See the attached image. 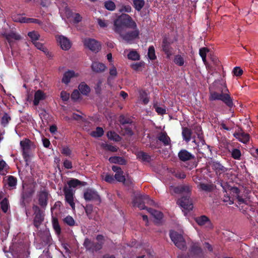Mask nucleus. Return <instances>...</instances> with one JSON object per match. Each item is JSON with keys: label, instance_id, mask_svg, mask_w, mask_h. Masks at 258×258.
I'll return each instance as SVG.
<instances>
[{"label": "nucleus", "instance_id": "1", "mask_svg": "<svg viewBox=\"0 0 258 258\" xmlns=\"http://www.w3.org/2000/svg\"><path fill=\"white\" fill-rule=\"evenodd\" d=\"M114 31L120 34L125 28L136 29L137 24L131 16L127 14H121L114 21Z\"/></svg>", "mask_w": 258, "mask_h": 258}, {"label": "nucleus", "instance_id": "2", "mask_svg": "<svg viewBox=\"0 0 258 258\" xmlns=\"http://www.w3.org/2000/svg\"><path fill=\"white\" fill-rule=\"evenodd\" d=\"M96 239L97 242H95L89 238L85 239L83 246L87 251L94 253L102 248L105 241L104 236L103 235L98 234L96 236Z\"/></svg>", "mask_w": 258, "mask_h": 258}, {"label": "nucleus", "instance_id": "3", "mask_svg": "<svg viewBox=\"0 0 258 258\" xmlns=\"http://www.w3.org/2000/svg\"><path fill=\"white\" fill-rule=\"evenodd\" d=\"M35 193V188L28 183L23 181L22 188L20 194V204L21 207H25L26 204L29 203Z\"/></svg>", "mask_w": 258, "mask_h": 258}, {"label": "nucleus", "instance_id": "4", "mask_svg": "<svg viewBox=\"0 0 258 258\" xmlns=\"http://www.w3.org/2000/svg\"><path fill=\"white\" fill-rule=\"evenodd\" d=\"M133 206L137 207L140 210H148L145 205H153L154 202L151 199L148 195H137L133 199Z\"/></svg>", "mask_w": 258, "mask_h": 258}, {"label": "nucleus", "instance_id": "5", "mask_svg": "<svg viewBox=\"0 0 258 258\" xmlns=\"http://www.w3.org/2000/svg\"><path fill=\"white\" fill-rule=\"evenodd\" d=\"M169 236L175 245L179 249L184 250L187 248L186 242L181 234L171 230L170 231Z\"/></svg>", "mask_w": 258, "mask_h": 258}, {"label": "nucleus", "instance_id": "6", "mask_svg": "<svg viewBox=\"0 0 258 258\" xmlns=\"http://www.w3.org/2000/svg\"><path fill=\"white\" fill-rule=\"evenodd\" d=\"M178 157L180 161L184 162L188 161H193L192 164L189 168L190 169L196 167L198 165V163L196 161L195 156L186 149H182L180 150L178 153Z\"/></svg>", "mask_w": 258, "mask_h": 258}, {"label": "nucleus", "instance_id": "7", "mask_svg": "<svg viewBox=\"0 0 258 258\" xmlns=\"http://www.w3.org/2000/svg\"><path fill=\"white\" fill-rule=\"evenodd\" d=\"M32 209L34 211L33 225L37 229H38L44 220L45 214L37 205H33Z\"/></svg>", "mask_w": 258, "mask_h": 258}, {"label": "nucleus", "instance_id": "8", "mask_svg": "<svg viewBox=\"0 0 258 258\" xmlns=\"http://www.w3.org/2000/svg\"><path fill=\"white\" fill-rule=\"evenodd\" d=\"M31 142V141L28 139H25L20 142V146L22 149V156L26 165H28L29 161Z\"/></svg>", "mask_w": 258, "mask_h": 258}, {"label": "nucleus", "instance_id": "9", "mask_svg": "<svg viewBox=\"0 0 258 258\" xmlns=\"http://www.w3.org/2000/svg\"><path fill=\"white\" fill-rule=\"evenodd\" d=\"M83 43L84 45L86 47L95 53L99 52L101 48L100 43L94 39L90 38H85Z\"/></svg>", "mask_w": 258, "mask_h": 258}, {"label": "nucleus", "instance_id": "10", "mask_svg": "<svg viewBox=\"0 0 258 258\" xmlns=\"http://www.w3.org/2000/svg\"><path fill=\"white\" fill-rule=\"evenodd\" d=\"M49 192L47 189L41 190L37 194V198L39 205L44 209H45L49 199Z\"/></svg>", "mask_w": 258, "mask_h": 258}, {"label": "nucleus", "instance_id": "11", "mask_svg": "<svg viewBox=\"0 0 258 258\" xmlns=\"http://www.w3.org/2000/svg\"><path fill=\"white\" fill-rule=\"evenodd\" d=\"M191 196H184L178 199L177 203L184 210L189 211L192 210L193 205L190 199Z\"/></svg>", "mask_w": 258, "mask_h": 258}, {"label": "nucleus", "instance_id": "12", "mask_svg": "<svg viewBox=\"0 0 258 258\" xmlns=\"http://www.w3.org/2000/svg\"><path fill=\"white\" fill-rule=\"evenodd\" d=\"M84 198L86 202L91 201H100V197L97 191L90 188H87L84 191Z\"/></svg>", "mask_w": 258, "mask_h": 258}, {"label": "nucleus", "instance_id": "13", "mask_svg": "<svg viewBox=\"0 0 258 258\" xmlns=\"http://www.w3.org/2000/svg\"><path fill=\"white\" fill-rule=\"evenodd\" d=\"M173 188L174 193L177 194H185V196H191L192 186L189 184H180L177 186H171Z\"/></svg>", "mask_w": 258, "mask_h": 258}, {"label": "nucleus", "instance_id": "14", "mask_svg": "<svg viewBox=\"0 0 258 258\" xmlns=\"http://www.w3.org/2000/svg\"><path fill=\"white\" fill-rule=\"evenodd\" d=\"M134 30L128 31L125 34H119L121 38L126 42L130 43L134 39L138 38L139 36L140 31L137 27L136 29H134Z\"/></svg>", "mask_w": 258, "mask_h": 258}, {"label": "nucleus", "instance_id": "15", "mask_svg": "<svg viewBox=\"0 0 258 258\" xmlns=\"http://www.w3.org/2000/svg\"><path fill=\"white\" fill-rule=\"evenodd\" d=\"M189 251L190 255L192 256L198 258L204 257L203 250L197 243H194L191 245Z\"/></svg>", "mask_w": 258, "mask_h": 258}, {"label": "nucleus", "instance_id": "16", "mask_svg": "<svg viewBox=\"0 0 258 258\" xmlns=\"http://www.w3.org/2000/svg\"><path fill=\"white\" fill-rule=\"evenodd\" d=\"M212 169L215 172L216 174L220 175L226 172L228 169L224 167L220 162L216 160H211L209 162Z\"/></svg>", "mask_w": 258, "mask_h": 258}, {"label": "nucleus", "instance_id": "17", "mask_svg": "<svg viewBox=\"0 0 258 258\" xmlns=\"http://www.w3.org/2000/svg\"><path fill=\"white\" fill-rule=\"evenodd\" d=\"M63 192L65 196V200L74 210L75 209V204L74 202L73 192L71 188H68L67 186L63 188Z\"/></svg>", "mask_w": 258, "mask_h": 258}, {"label": "nucleus", "instance_id": "18", "mask_svg": "<svg viewBox=\"0 0 258 258\" xmlns=\"http://www.w3.org/2000/svg\"><path fill=\"white\" fill-rule=\"evenodd\" d=\"M56 40L62 49L68 50L71 47L72 44L70 40L66 37L60 35L56 37Z\"/></svg>", "mask_w": 258, "mask_h": 258}, {"label": "nucleus", "instance_id": "19", "mask_svg": "<svg viewBox=\"0 0 258 258\" xmlns=\"http://www.w3.org/2000/svg\"><path fill=\"white\" fill-rule=\"evenodd\" d=\"M200 147H198L199 152L202 154L203 156H209L212 154L211 147L206 144L205 139L199 142Z\"/></svg>", "mask_w": 258, "mask_h": 258}, {"label": "nucleus", "instance_id": "20", "mask_svg": "<svg viewBox=\"0 0 258 258\" xmlns=\"http://www.w3.org/2000/svg\"><path fill=\"white\" fill-rule=\"evenodd\" d=\"M233 136L239 141L244 144H247L249 141V135L248 133H245L242 130H240L238 132L234 133Z\"/></svg>", "mask_w": 258, "mask_h": 258}, {"label": "nucleus", "instance_id": "21", "mask_svg": "<svg viewBox=\"0 0 258 258\" xmlns=\"http://www.w3.org/2000/svg\"><path fill=\"white\" fill-rule=\"evenodd\" d=\"M222 96L220 101H222L229 108L230 110H231V109L235 107L233 98L228 93H223Z\"/></svg>", "mask_w": 258, "mask_h": 258}, {"label": "nucleus", "instance_id": "22", "mask_svg": "<svg viewBox=\"0 0 258 258\" xmlns=\"http://www.w3.org/2000/svg\"><path fill=\"white\" fill-rule=\"evenodd\" d=\"M107 67L106 66L99 61H93L91 64V69L92 71L96 73H100L105 71Z\"/></svg>", "mask_w": 258, "mask_h": 258}, {"label": "nucleus", "instance_id": "23", "mask_svg": "<svg viewBox=\"0 0 258 258\" xmlns=\"http://www.w3.org/2000/svg\"><path fill=\"white\" fill-rule=\"evenodd\" d=\"M78 75L76 74L73 70H69L66 72L63 75L61 80L62 83L68 85L71 81L72 78L78 77Z\"/></svg>", "mask_w": 258, "mask_h": 258}, {"label": "nucleus", "instance_id": "24", "mask_svg": "<svg viewBox=\"0 0 258 258\" xmlns=\"http://www.w3.org/2000/svg\"><path fill=\"white\" fill-rule=\"evenodd\" d=\"M2 35L6 39L10 45L13 43V39L19 40L21 38L20 35L13 31L10 33H4L2 34Z\"/></svg>", "mask_w": 258, "mask_h": 258}, {"label": "nucleus", "instance_id": "25", "mask_svg": "<svg viewBox=\"0 0 258 258\" xmlns=\"http://www.w3.org/2000/svg\"><path fill=\"white\" fill-rule=\"evenodd\" d=\"M6 178H7L8 188L10 190L15 189L17 185V178L13 175H8Z\"/></svg>", "mask_w": 258, "mask_h": 258}, {"label": "nucleus", "instance_id": "26", "mask_svg": "<svg viewBox=\"0 0 258 258\" xmlns=\"http://www.w3.org/2000/svg\"><path fill=\"white\" fill-rule=\"evenodd\" d=\"M162 48L163 51L166 55V57L167 58H169L172 55V48L169 43H168L165 39H164L162 42Z\"/></svg>", "mask_w": 258, "mask_h": 258}, {"label": "nucleus", "instance_id": "27", "mask_svg": "<svg viewBox=\"0 0 258 258\" xmlns=\"http://www.w3.org/2000/svg\"><path fill=\"white\" fill-rule=\"evenodd\" d=\"M157 139L163 143L164 146H167L170 143V139L166 132H160L157 137Z\"/></svg>", "mask_w": 258, "mask_h": 258}, {"label": "nucleus", "instance_id": "28", "mask_svg": "<svg viewBox=\"0 0 258 258\" xmlns=\"http://www.w3.org/2000/svg\"><path fill=\"white\" fill-rule=\"evenodd\" d=\"M45 94L42 91L40 90H37L34 94L33 104L35 106H37L39 104L40 101L45 99Z\"/></svg>", "mask_w": 258, "mask_h": 258}, {"label": "nucleus", "instance_id": "29", "mask_svg": "<svg viewBox=\"0 0 258 258\" xmlns=\"http://www.w3.org/2000/svg\"><path fill=\"white\" fill-rule=\"evenodd\" d=\"M192 132L191 129L187 127H182V136L183 140L186 142H189L191 139Z\"/></svg>", "mask_w": 258, "mask_h": 258}, {"label": "nucleus", "instance_id": "30", "mask_svg": "<svg viewBox=\"0 0 258 258\" xmlns=\"http://www.w3.org/2000/svg\"><path fill=\"white\" fill-rule=\"evenodd\" d=\"M138 159L142 160L143 162L149 163L151 160V157L147 153L143 151H140L137 154Z\"/></svg>", "mask_w": 258, "mask_h": 258}, {"label": "nucleus", "instance_id": "31", "mask_svg": "<svg viewBox=\"0 0 258 258\" xmlns=\"http://www.w3.org/2000/svg\"><path fill=\"white\" fill-rule=\"evenodd\" d=\"M109 161L112 163L119 164L120 165H125L126 161L124 158L119 156H112L109 158Z\"/></svg>", "mask_w": 258, "mask_h": 258}, {"label": "nucleus", "instance_id": "32", "mask_svg": "<svg viewBox=\"0 0 258 258\" xmlns=\"http://www.w3.org/2000/svg\"><path fill=\"white\" fill-rule=\"evenodd\" d=\"M67 184L69 185V188H71V187L75 188L79 185H85L86 182H82L76 178H72L68 181Z\"/></svg>", "mask_w": 258, "mask_h": 258}, {"label": "nucleus", "instance_id": "33", "mask_svg": "<svg viewBox=\"0 0 258 258\" xmlns=\"http://www.w3.org/2000/svg\"><path fill=\"white\" fill-rule=\"evenodd\" d=\"M33 44L35 47H37V49L42 51L48 57H51V54L50 53L48 50L44 46L43 44L39 42L34 41Z\"/></svg>", "mask_w": 258, "mask_h": 258}, {"label": "nucleus", "instance_id": "34", "mask_svg": "<svg viewBox=\"0 0 258 258\" xmlns=\"http://www.w3.org/2000/svg\"><path fill=\"white\" fill-rule=\"evenodd\" d=\"M198 187L202 190L207 192H211L214 189V185L212 184H209L204 183H200L198 185Z\"/></svg>", "mask_w": 258, "mask_h": 258}, {"label": "nucleus", "instance_id": "35", "mask_svg": "<svg viewBox=\"0 0 258 258\" xmlns=\"http://www.w3.org/2000/svg\"><path fill=\"white\" fill-rule=\"evenodd\" d=\"M79 91L84 95H87L90 92V88L85 82H82L79 86Z\"/></svg>", "mask_w": 258, "mask_h": 258}, {"label": "nucleus", "instance_id": "36", "mask_svg": "<svg viewBox=\"0 0 258 258\" xmlns=\"http://www.w3.org/2000/svg\"><path fill=\"white\" fill-rule=\"evenodd\" d=\"M52 224L56 234L59 235L61 233V228L59 224L58 220L56 217H52Z\"/></svg>", "mask_w": 258, "mask_h": 258}, {"label": "nucleus", "instance_id": "37", "mask_svg": "<svg viewBox=\"0 0 258 258\" xmlns=\"http://www.w3.org/2000/svg\"><path fill=\"white\" fill-rule=\"evenodd\" d=\"M195 221L200 226L204 225L207 222H210L209 218L205 215L197 217L195 218Z\"/></svg>", "mask_w": 258, "mask_h": 258}, {"label": "nucleus", "instance_id": "38", "mask_svg": "<svg viewBox=\"0 0 258 258\" xmlns=\"http://www.w3.org/2000/svg\"><path fill=\"white\" fill-rule=\"evenodd\" d=\"M12 20L15 22H19L21 23H26L28 18L23 16L21 14H14L12 16Z\"/></svg>", "mask_w": 258, "mask_h": 258}, {"label": "nucleus", "instance_id": "39", "mask_svg": "<svg viewBox=\"0 0 258 258\" xmlns=\"http://www.w3.org/2000/svg\"><path fill=\"white\" fill-rule=\"evenodd\" d=\"M148 212L151 214V215L157 220H161L163 218V213L159 211L154 210L152 208H148L147 210Z\"/></svg>", "mask_w": 258, "mask_h": 258}, {"label": "nucleus", "instance_id": "40", "mask_svg": "<svg viewBox=\"0 0 258 258\" xmlns=\"http://www.w3.org/2000/svg\"><path fill=\"white\" fill-rule=\"evenodd\" d=\"M11 120V117L10 115L8 113L5 112L1 119V125L4 127H6Z\"/></svg>", "mask_w": 258, "mask_h": 258}, {"label": "nucleus", "instance_id": "41", "mask_svg": "<svg viewBox=\"0 0 258 258\" xmlns=\"http://www.w3.org/2000/svg\"><path fill=\"white\" fill-rule=\"evenodd\" d=\"M133 2L134 8L138 12H140L145 4L144 0H133Z\"/></svg>", "mask_w": 258, "mask_h": 258}, {"label": "nucleus", "instance_id": "42", "mask_svg": "<svg viewBox=\"0 0 258 258\" xmlns=\"http://www.w3.org/2000/svg\"><path fill=\"white\" fill-rule=\"evenodd\" d=\"M223 94V91H221V93L216 91L211 92L210 93L209 100L210 101L221 100Z\"/></svg>", "mask_w": 258, "mask_h": 258}, {"label": "nucleus", "instance_id": "43", "mask_svg": "<svg viewBox=\"0 0 258 258\" xmlns=\"http://www.w3.org/2000/svg\"><path fill=\"white\" fill-rule=\"evenodd\" d=\"M171 173L176 178L178 179H184L186 177V174L180 169H173Z\"/></svg>", "mask_w": 258, "mask_h": 258}, {"label": "nucleus", "instance_id": "44", "mask_svg": "<svg viewBox=\"0 0 258 258\" xmlns=\"http://www.w3.org/2000/svg\"><path fill=\"white\" fill-rule=\"evenodd\" d=\"M107 137L109 140L116 142H118L121 140L120 137L114 131L108 132Z\"/></svg>", "mask_w": 258, "mask_h": 258}, {"label": "nucleus", "instance_id": "45", "mask_svg": "<svg viewBox=\"0 0 258 258\" xmlns=\"http://www.w3.org/2000/svg\"><path fill=\"white\" fill-rule=\"evenodd\" d=\"M127 58L132 60H139L140 59V55L136 50H132L127 54Z\"/></svg>", "mask_w": 258, "mask_h": 258}, {"label": "nucleus", "instance_id": "46", "mask_svg": "<svg viewBox=\"0 0 258 258\" xmlns=\"http://www.w3.org/2000/svg\"><path fill=\"white\" fill-rule=\"evenodd\" d=\"M1 209L4 213H7L9 208V200L7 198L3 199L0 203Z\"/></svg>", "mask_w": 258, "mask_h": 258}, {"label": "nucleus", "instance_id": "47", "mask_svg": "<svg viewBox=\"0 0 258 258\" xmlns=\"http://www.w3.org/2000/svg\"><path fill=\"white\" fill-rule=\"evenodd\" d=\"M101 147L106 151H110L112 152H116L117 151L118 148L115 146H112L108 144L102 143Z\"/></svg>", "mask_w": 258, "mask_h": 258}, {"label": "nucleus", "instance_id": "48", "mask_svg": "<svg viewBox=\"0 0 258 258\" xmlns=\"http://www.w3.org/2000/svg\"><path fill=\"white\" fill-rule=\"evenodd\" d=\"M104 134V130L101 127H97L95 131H93L91 133V136L94 138H100Z\"/></svg>", "mask_w": 258, "mask_h": 258}, {"label": "nucleus", "instance_id": "49", "mask_svg": "<svg viewBox=\"0 0 258 258\" xmlns=\"http://www.w3.org/2000/svg\"><path fill=\"white\" fill-rule=\"evenodd\" d=\"M118 121L122 125L126 124H131L132 123V120L131 118L125 117L123 115L119 116Z\"/></svg>", "mask_w": 258, "mask_h": 258}, {"label": "nucleus", "instance_id": "50", "mask_svg": "<svg viewBox=\"0 0 258 258\" xmlns=\"http://www.w3.org/2000/svg\"><path fill=\"white\" fill-rule=\"evenodd\" d=\"M104 7L109 11H114L115 9V4L111 0H108L104 3Z\"/></svg>", "mask_w": 258, "mask_h": 258}, {"label": "nucleus", "instance_id": "51", "mask_svg": "<svg viewBox=\"0 0 258 258\" xmlns=\"http://www.w3.org/2000/svg\"><path fill=\"white\" fill-rule=\"evenodd\" d=\"M28 35L31 38L33 43L34 41H37L40 38L39 34L35 31L29 32Z\"/></svg>", "mask_w": 258, "mask_h": 258}, {"label": "nucleus", "instance_id": "52", "mask_svg": "<svg viewBox=\"0 0 258 258\" xmlns=\"http://www.w3.org/2000/svg\"><path fill=\"white\" fill-rule=\"evenodd\" d=\"M148 56L150 59L155 60L156 58L155 48L153 46H150L148 48Z\"/></svg>", "mask_w": 258, "mask_h": 258}, {"label": "nucleus", "instance_id": "53", "mask_svg": "<svg viewBox=\"0 0 258 258\" xmlns=\"http://www.w3.org/2000/svg\"><path fill=\"white\" fill-rule=\"evenodd\" d=\"M241 156L240 151L238 149H233L231 151V157L236 160H239Z\"/></svg>", "mask_w": 258, "mask_h": 258}, {"label": "nucleus", "instance_id": "54", "mask_svg": "<svg viewBox=\"0 0 258 258\" xmlns=\"http://www.w3.org/2000/svg\"><path fill=\"white\" fill-rule=\"evenodd\" d=\"M174 62L176 64L181 67L184 64V61L183 57L179 54H177L174 57Z\"/></svg>", "mask_w": 258, "mask_h": 258}, {"label": "nucleus", "instance_id": "55", "mask_svg": "<svg viewBox=\"0 0 258 258\" xmlns=\"http://www.w3.org/2000/svg\"><path fill=\"white\" fill-rule=\"evenodd\" d=\"M63 222L70 226H73L75 225V222L73 218L71 216H67L63 219Z\"/></svg>", "mask_w": 258, "mask_h": 258}, {"label": "nucleus", "instance_id": "56", "mask_svg": "<svg viewBox=\"0 0 258 258\" xmlns=\"http://www.w3.org/2000/svg\"><path fill=\"white\" fill-rule=\"evenodd\" d=\"M123 171H122V172L115 173L114 175V178L117 181L119 182H124L125 180V176L123 175Z\"/></svg>", "mask_w": 258, "mask_h": 258}, {"label": "nucleus", "instance_id": "57", "mask_svg": "<svg viewBox=\"0 0 258 258\" xmlns=\"http://www.w3.org/2000/svg\"><path fill=\"white\" fill-rule=\"evenodd\" d=\"M84 209L87 215L90 219L93 210V206L92 204H87Z\"/></svg>", "mask_w": 258, "mask_h": 258}, {"label": "nucleus", "instance_id": "58", "mask_svg": "<svg viewBox=\"0 0 258 258\" xmlns=\"http://www.w3.org/2000/svg\"><path fill=\"white\" fill-rule=\"evenodd\" d=\"M145 62L140 61L139 62L134 63L131 64V68L135 71H138L141 68L144 67Z\"/></svg>", "mask_w": 258, "mask_h": 258}, {"label": "nucleus", "instance_id": "59", "mask_svg": "<svg viewBox=\"0 0 258 258\" xmlns=\"http://www.w3.org/2000/svg\"><path fill=\"white\" fill-rule=\"evenodd\" d=\"M233 73L237 77L241 76L243 74V71L240 68L236 67L233 69Z\"/></svg>", "mask_w": 258, "mask_h": 258}, {"label": "nucleus", "instance_id": "60", "mask_svg": "<svg viewBox=\"0 0 258 258\" xmlns=\"http://www.w3.org/2000/svg\"><path fill=\"white\" fill-rule=\"evenodd\" d=\"M80 94L78 90H74L72 93L71 98L74 101H76L80 98Z\"/></svg>", "mask_w": 258, "mask_h": 258}, {"label": "nucleus", "instance_id": "61", "mask_svg": "<svg viewBox=\"0 0 258 258\" xmlns=\"http://www.w3.org/2000/svg\"><path fill=\"white\" fill-rule=\"evenodd\" d=\"M26 23H35L41 25L42 22L37 19L28 18Z\"/></svg>", "mask_w": 258, "mask_h": 258}, {"label": "nucleus", "instance_id": "62", "mask_svg": "<svg viewBox=\"0 0 258 258\" xmlns=\"http://www.w3.org/2000/svg\"><path fill=\"white\" fill-rule=\"evenodd\" d=\"M141 100L142 101L143 103L144 104H147L149 101V98L147 97V94L145 92H143L142 94H141Z\"/></svg>", "mask_w": 258, "mask_h": 258}, {"label": "nucleus", "instance_id": "63", "mask_svg": "<svg viewBox=\"0 0 258 258\" xmlns=\"http://www.w3.org/2000/svg\"><path fill=\"white\" fill-rule=\"evenodd\" d=\"M60 97L64 101H67L69 99L70 94L64 91H62L60 93Z\"/></svg>", "mask_w": 258, "mask_h": 258}, {"label": "nucleus", "instance_id": "64", "mask_svg": "<svg viewBox=\"0 0 258 258\" xmlns=\"http://www.w3.org/2000/svg\"><path fill=\"white\" fill-rule=\"evenodd\" d=\"M209 51V49L207 47H202L200 49L199 54L201 57L207 56V53Z\"/></svg>", "mask_w": 258, "mask_h": 258}]
</instances>
